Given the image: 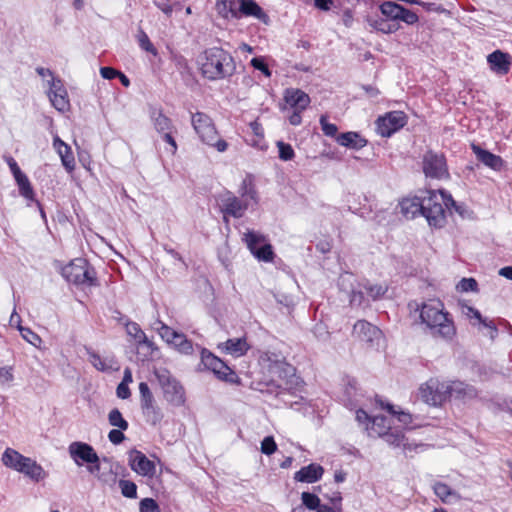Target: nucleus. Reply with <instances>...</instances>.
I'll return each mask as SVG.
<instances>
[{
	"instance_id": "1",
	"label": "nucleus",
	"mask_w": 512,
	"mask_h": 512,
	"mask_svg": "<svg viewBox=\"0 0 512 512\" xmlns=\"http://www.w3.org/2000/svg\"><path fill=\"white\" fill-rule=\"evenodd\" d=\"M420 320L437 340L451 342L457 333L454 320L441 301L430 300L420 307Z\"/></svg>"
},
{
	"instance_id": "2",
	"label": "nucleus",
	"mask_w": 512,
	"mask_h": 512,
	"mask_svg": "<svg viewBox=\"0 0 512 512\" xmlns=\"http://www.w3.org/2000/svg\"><path fill=\"white\" fill-rule=\"evenodd\" d=\"M203 77L219 80L231 76L235 71V62L231 54L220 47H212L199 57Z\"/></svg>"
},
{
	"instance_id": "3",
	"label": "nucleus",
	"mask_w": 512,
	"mask_h": 512,
	"mask_svg": "<svg viewBox=\"0 0 512 512\" xmlns=\"http://www.w3.org/2000/svg\"><path fill=\"white\" fill-rule=\"evenodd\" d=\"M240 197L230 191H224L218 196L220 210L224 215L241 218L252 203H257V193L250 181L244 180L239 189Z\"/></svg>"
},
{
	"instance_id": "4",
	"label": "nucleus",
	"mask_w": 512,
	"mask_h": 512,
	"mask_svg": "<svg viewBox=\"0 0 512 512\" xmlns=\"http://www.w3.org/2000/svg\"><path fill=\"white\" fill-rule=\"evenodd\" d=\"M453 206L455 210L464 216V209L456 205L451 195L443 190L429 192V196L424 198L423 216L430 226L440 228L446 221V210Z\"/></svg>"
},
{
	"instance_id": "5",
	"label": "nucleus",
	"mask_w": 512,
	"mask_h": 512,
	"mask_svg": "<svg viewBox=\"0 0 512 512\" xmlns=\"http://www.w3.org/2000/svg\"><path fill=\"white\" fill-rule=\"evenodd\" d=\"M473 396L474 389L463 383L440 382L438 379H430L420 387L421 399L429 405L438 406L448 399L453 393Z\"/></svg>"
},
{
	"instance_id": "6",
	"label": "nucleus",
	"mask_w": 512,
	"mask_h": 512,
	"mask_svg": "<svg viewBox=\"0 0 512 512\" xmlns=\"http://www.w3.org/2000/svg\"><path fill=\"white\" fill-rule=\"evenodd\" d=\"M191 124L203 143L214 147L218 152L227 150L228 143L218 138V131L210 116L203 112L191 113Z\"/></svg>"
},
{
	"instance_id": "7",
	"label": "nucleus",
	"mask_w": 512,
	"mask_h": 512,
	"mask_svg": "<svg viewBox=\"0 0 512 512\" xmlns=\"http://www.w3.org/2000/svg\"><path fill=\"white\" fill-rule=\"evenodd\" d=\"M155 376L163 391L164 399L173 406L180 407L186 401L185 389L165 368L155 370Z\"/></svg>"
},
{
	"instance_id": "8",
	"label": "nucleus",
	"mask_w": 512,
	"mask_h": 512,
	"mask_svg": "<svg viewBox=\"0 0 512 512\" xmlns=\"http://www.w3.org/2000/svg\"><path fill=\"white\" fill-rule=\"evenodd\" d=\"M63 277L76 285H96V275L93 268L83 258H76L62 269Z\"/></svg>"
},
{
	"instance_id": "9",
	"label": "nucleus",
	"mask_w": 512,
	"mask_h": 512,
	"mask_svg": "<svg viewBox=\"0 0 512 512\" xmlns=\"http://www.w3.org/2000/svg\"><path fill=\"white\" fill-rule=\"evenodd\" d=\"M201 361L203 365L211 370L214 375L220 379L224 380L226 382L233 383L235 382L237 376L234 373V371L226 364L224 363L220 358L212 354L206 349H203L201 352Z\"/></svg>"
},
{
	"instance_id": "10",
	"label": "nucleus",
	"mask_w": 512,
	"mask_h": 512,
	"mask_svg": "<svg viewBox=\"0 0 512 512\" xmlns=\"http://www.w3.org/2000/svg\"><path fill=\"white\" fill-rule=\"evenodd\" d=\"M423 171L427 177L435 179H443L449 176L444 155L433 151L424 154Z\"/></svg>"
},
{
	"instance_id": "11",
	"label": "nucleus",
	"mask_w": 512,
	"mask_h": 512,
	"mask_svg": "<svg viewBox=\"0 0 512 512\" xmlns=\"http://www.w3.org/2000/svg\"><path fill=\"white\" fill-rule=\"evenodd\" d=\"M406 124V115L402 111H392L376 121L377 132L383 137H389Z\"/></svg>"
},
{
	"instance_id": "12",
	"label": "nucleus",
	"mask_w": 512,
	"mask_h": 512,
	"mask_svg": "<svg viewBox=\"0 0 512 512\" xmlns=\"http://www.w3.org/2000/svg\"><path fill=\"white\" fill-rule=\"evenodd\" d=\"M47 96L52 106L61 113L70 109V100L67 89L61 79L51 80V85L47 87Z\"/></svg>"
},
{
	"instance_id": "13",
	"label": "nucleus",
	"mask_w": 512,
	"mask_h": 512,
	"mask_svg": "<svg viewBox=\"0 0 512 512\" xmlns=\"http://www.w3.org/2000/svg\"><path fill=\"white\" fill-rule=\"evenodd\" d=\"M68 451L70 457L78 466H81L83 463L95 464L99 462V457L96 451L87 443L79 441L72 442L68 447Z\"/></svg>"
},
{
	"instance_id": "14",
	"label": "nucleus",
	"mask_w": 512,
	"mask_h": 512,
	"mask_svg": "<svg viewBox=\"0 0 512 512\" xmlns=\"http://www.w3.org/2000/svg\"><path fill=\"white\" fill-rule=\"evenodd\" d=\"M284 106L281 108L285 111L287 108L293 111H304L309 106L311 99L309 95L298 88H287L283 93Z\"/></svg>"
},
{
	"instance_id": "15",
	"label": "nucleus",
	"mask_w": 512,
	"mask_h": 512,
	"mask_svg": "<svg viewBox=\"0 0 512 512\" xmlns=\"http://www.w3.org/2000/svg\"><path fill=\"white\" fill-rule=\"evenodd\" d=\"M129 465L134 472L141 476L152 477L155 474V464L144 453L136 449L129 452Z\"/></svg>"
},
{
	"instance_id": "16",
	"label": "nucleus",
	"mask_w": 512,
	"mask_h": 512,
	"mask_svg": "<svg viewBox=\"0 0 512 512\" xmlns=\"http://www.w3.org/2000/svg\"><path fill=\"white\" fill-rule=\"evenodd\" d=\"M52 146L61 159V163L68 173L75 169V158L71 147L65 143L58 135L53 137Z\"/></svg>"
},
{
	"instance_id": "17",
	"label": "nucleus",
	"mask_w": 512,
	"mask_h": 512,
	"mask_svg": "<svg viewBox=\"0 0 512 512\" xmlns=\"http://www.w3.org/2000/svg\"><path fill=\"white\" fill-rule=\"evenodd\" d=\"M18 473L23 474L34 483L44 481L48 477V472L36 460L30 457L25 459Z\"/></svg>"
},
{
	"instance_id": "18",
	"label": "nucleus",
	"mask_w": 512,
	"mask_h": 512,
	"mask_svg": "<svg viewBox=\"0 0 512 512\" xmlns=\"http://www.w3.org/2000/svg\"><path fill=\"white\" fill-rule=\"evenodd\" d=\"M353 335L361 341L372 343L381 337V331L371 323L359 320L354 324Z\"/></svg>"
},
{
	"instance_id": "19",
	"label": "nucleus",
	"mask_w": 512,
	"mask_h": 512,
	"mask_svg": "<svg viewBox=\"0 0 512 512\" xmlns=\"http://www.w3.org/2000/svg\"><path fill=\"white\" fill-rule=\"evenodd\" d=\"M459 305L462 315H464L472 325L482 324L492 331L491 338L495 337L498 330L493 321H488L486 318H483L479 310L468 304L460 303Z\"/></svg>"
},
{
	"instance_id": "20",
	"label": "nucleus",
	"mask_w": 512,
	"mask_h": 512,
	"mask_svg": "<svg viewBox=\"0 0 512 512\" xmlns=\"http://www.w3.org/2000/svg\"><path fill=\"white\" fill-rule=\"evenodd\" d=\"M218 349L233 357H241L250 349L249 344L245 337L228 339L225 342L218 344Z\"/></svg>"
},
{
	"instance_id": "21",
	"label": "nucleus",
	"mask_w": 512,
	"mask_h": 512,
	"mask_svg": "<svg viewBox=\"0 0 512 512\" xmlns=\"http://www.w3.org/2000/svg\"><path fill=\"white\" fill-rule=\"evenodd\" d=\"M487 61L492 71L504 75L510 70L511 60L507 53L496 50L488 55Z\"/></svg>"
},
{
	"instance_id": "22",
	"label": "nucleus",
	"mask_w": 512,
	"mask_h": 512,
	"mask_svg": "<svg viewBox=\"0 0 512 512\" xmlns=\"http://www.w3.org/2000/svg\"><path fill=\"white\" fill-rule=\"evenodd\" d=\"M239 18L254 17L263 23L268 22V16L254 0H239Z\"/></svg>"
},
{
	"instance_id": "23",
	"label": "nucleus",
	"mask_w": 512,
	"mask_h": 512,
	"mask_svg": "<svg viewBox=\"0 0 512 512\" xmlns=\"http://www.w3.org/2000/svg\"><path fill=\"white\" fill-rule=\"evenodd\" d=\"M472 150L476 155L477 159L487 167L496 171H499L502 168L503 160L500 156L495 155L487 150H484L475 144L472 145Z\"/></svg>"
},
{
	"instance_id": "24",
	"label": "nucleus",
	"mask_w": 512,
	"mask_h": 512,
	"mask_svg": "<svg viewBox=\"0 0 512 512\" xmlns=\"http://www.w3.org/2000/svg\"><path fill=\"white\" fill-rule=\"evenodd\" d=\"M324 470L322 466L310 464L295 473L294 479L298 482L313 483L321 478Z\"/></svg>"
},
{
	"instance_id": "25",
	"label": "nucleus",
	"mask_w": 512,
	"mask_h": 512,
	"mask_svg": "<svg viewBox=\"0 0 512 512\" xmlns=\"http://www.w3.org/2000/svg\"><path fill=\"white\" fill-rule=\"evenodd\" d=\"M401 213L407 218L412 219L418 214H423L424 199L421 201L419 198H406L400 204Z\"/></svg>"
},
{
	"instance_id": "26",
	"label": "nucleus",
	"mask_w": 512,
	"mask_h": 512,
	"mask_svg": "<svg viewBox=\"0 0 512 512\" xmlns=\"http://www.w3.org/2000/svg\"><path fill=\"white\" fill-rule=\"evenodd\" d=\"M381 438H383L385 442L390 446L402 447L404 452L412 451L417 447L416 445L408 443V440L400 431H392L390 429L386 431V433Z\"/></svg>"
},
{
	"instance_id": "27",
	"label": "nucleus",
	"mask_w": 512,
	"mask_h": 512,
	"mask_svg": "<svg viewBox=\"0 0 512 512\" xmlns=\"http://www.w3.org/2000/svg\"><path fill=\"white\" fill-rule=\"evenodd\" d=\"M26 458L17 450L6 448L2 454L1 461L5 467L18 472Z\"/></svg>"
},
{
	"instance_id": "28",
	"label": "nucleus",
	"mask_w": 512,
	"mask_h": 512,
	"mask_svg": "<svg viewBox=\"0 0 512 512\" xmlns=\"http://www.w3.org/2000/svg\"><path fill=\"white\" fill-rule=\"evenodd\" d=\"M336 141L339 145L352 149H361L367 144V141L357 132L342 133L337 136Z\"/></svg>"
},
{
	"instance_id": "29",
	"label": "nucleus",
	"mask_w": 512,
	"mask_h": 512,
	"mask_svg": "<svg viewBox=\"0 0 512 512\" xmlns=\"http://www.w3.org/2000/svg\"><path fill=\"white\" fill-rule=\"evenodd\" d=\"M433 491L436 496L446 504L455 503L461 499L460 495L455 490L451 489L447 484L442 482H436L433 485Z\"/></svg>"
},
{
	"instance_id": "30",
	"label": "nucleus",
	"mask_w": 512,
	"mask_h": 512,
	"mask_svg": "<svg viewBox=\"0 0 512 512\" xmlns=\"http://www.w3.org/2000/svg\"><path fill=\"white\" fill-rule=\"evenodd\" d=\"M239 0H216V10L223 18L239 19Z\"/></svg>"
},
{
	"instance_id": "31",
	"label": "nucleus",
	"mask_w": 512,
	"mask_h": 512,
	"mask_svg": "<svg viewBox=\"0 0 512 512\" xmlns=\"http://www.w3.org/2000/svg\"><path fill=\"white\" fill-rule=\"evenodd\" d=\"M86 352L88 354L89 362L98 371L107 372L109 370L115 369L114 366L116 362L113 358H102L98 353L90 348H86Z\"/></svg>"
},
{
	"instance_id": "32",
	"label": "nucleus",
	"mask_w": 512,
	"mask_h": 512,
	"mask_svg": "<svg viewBox=\"0 0 512 512\" xmlns=\"http://www.w3.org/2000/svg\"><path fill=\"white\" fill-rule=\"evenodd\" d=\"M150 118L153 122L154 128L158 133L172 131L173 124L170 118L162 113L161 110L153 109L150 113Z\"/></svg>"
},
{
	"instance_id": "33",
	"label": "nucleus",
	"mask_w": 512,
	"mask_h": 512,
	"mask_svg": "<svg viewBox=\"0 0 512 512\" xmlns=\"http://www.w3.org/2000/svg\"><path fill=\"white\" fill-rule=\"evenodd\" d=\"M370 436L382 437L386 431L390 430L387 418L384 416H375L371 420V426H366Z\"/></svg>"
},
{
	"instance_id": "34",
	"label": "nucleus",
	"mask_w": 512,
	"mask_h": 512,
	"mask_svg": "<svg viewBox=\"0 0 512 512\" xmlns=\"http://www.w3.org/2000/svg\"><path fill=\"white\" fill-rule=\"evenodd\" d=\"M370 25L375 30L385 33V34L394 33L400 28V25L398 22H395L390 19H384V18L371 20Z\"/></svg>"
},
{
	"instance_id": "35",
	"label": "nucleus",
	"mask_w": 512,
	"mask_h": 512,
	"mask_svg": "<svg viewBox=\"0 0 512 512\" xmlns=\"http://www.w3.org/2000/svg\"><path fill=\"white\" fill-rule=\"evenodd\" d=\"M14 179L18 185L19 194L27 200L35 201V193L26 174L24 173Z\"/></svg>"
},
{
	"instance_id": "36",
	"label": "nucleus",
	"mask_w": 512,
	"mask_h": 512,
	"mask_svg": "<svg viewBox=\"0 0 512 512\" xmlns=\"http://www.w3.org/2000/svg\"><path fill=\"white\" fill-rule=\"evenodd\" d=\"M380 405L382 408L386 409L391 415L395 416L397 420L405 427L410 428L409 425L412 423V415L408 412H405L403 410H397L395 406L387 403L384 404L382 401H380Z\"/></svg>"
},
{
	"instance_id": "37",
	"label": "nucleus",
	"mask_w": 512,
	"mask_h": 512,
	"mask_svg": "<svg viewBox=\"0 0 512 512\" xmlns=\"http://www.w3.org/2000/svg\"><path fill=\"white\" fill-rule=\"evenodd\" d=\"M243 240L251 253L267 242L263 234L250 230L244 234Z\"/></svg>"
},
{
	"instance_id": "38",
	"label": "nucleus",
	"mask_w": 512,
	"mask_h": 512,
	"mask_svg": "<svg viewBox=\"0 0 512 512\" xmlns=\"http://www.w3.org/2000/svg\"><path fill=\"white\" fill-rule=\"evenodd\" d=\"M402 8L403 6L390 1L384 2L380 5L381 13L395 22L399 19Z\"/></svg>"
},
{
	"instance_id": "39",
	"label": "nucleus",
	"mask_w": 512,
	"mask_h": 512,
	"mask_svg": "<svg viewBox=\"0 0 512 512\" xmlns=\"http://www.w3.org/2000/svg\"><path fill=\"white\" fill-rule=\"evenodd\" d=\"M252 255L259 261L263 262H272L274 259V252L271 244L268 242L263 243V245L257 248Z\"/></svg>"
},
{
	"instance_id": "40",
	"label": "nucleus",
	"mask_w": 512,
	"mask_h": 512,
	"mask_svg": "<svg viewBox=\"0 0 512 512\" xmlns=\"http://www.w3.org/2000/svg\"><path fill=\"white\" fill-rule=\"evenodd\" d=\"M175 349L183 354H191L193 352V345L190 340L186 338L183 333L176 335L174 342L172 343Z\"/></svg>"
},
{
	"instance_id": "41",
	"label": "nucleus",
	"mask_w": 512,
	"mask_h": 512,
	"mask_svg": "<svg viewBox=\"0 0 512 512\" xmlns=\"http://www.w3.org/2000/svg\"><path fill=\"white\" fill-rule=\"evenodd\" d=\"M144 416L152 425L158 424L162 419L160 408L154 404L142 407Z\"/></svg>"
},
{
	"instance_id": "42",
	"label": "nucleus",
	"mask_w": 512,
	"mask_h": 512,
	"mask_svg": "<svg viewBox=\"0 0 512 512\" xmlns=\"http://www.w3.org/2000/svg\"><path fill=\"white\" fill-rule=\"evenodd\" d=\"M158 327H156L159 335L161 338L166 341L168 344L172 345L174 342V339L176 338V335L179 334V332L175 331L171 327L167 326L166 324L162 323L161 321L157 322Z\"/></svg>"
},
{
	"instance_id": "43",
	"label": "nucleus",
	"mask_w": 512,
	"mask_h": 512,
	"mask_svg": "<svg viewBox=\"0 0 512 512\" xmlns=\"http://www.w3.org/2000/svg\"><path fill=\"white\" fill-rule=\"evenodd\" d=\"M126 330H127V333L131 337H133L137 343L141 344V343L147 342L146 334L143 332V330L140 328V326L137 323H135V322L128 323L126 325Z\"/></svg>"
},
{
	"instance_id": "44",
	"label": "nucleus",
	"mask_w": 512,
	"mask_h": 512,
	"mask_svg": "<svg viewBox=\"0 0 512 512\" xmlns=\"http://www.w3.org/2000/svg\"><path fill=\"white\" fill-rule=\"evenodd\" d=\"M108 420L110 425L117 427L121 430L128 429V422L123 418L121 412L118 409H112L109 412Z\"/></svg>"
},
{
	"instance_id": "45",
	"label": "nucleus",
	"mask_w": 512,
	"mask_h": 512,
	"mask_svg": "<svg viewBox=\"0 0 512 512\" xmlns=\"http://www.w3.org/2000/svg\"><path fill=\"white\" fill-rule=\"evenodd\" d=\"M139 392H140V403L141 408L154 404V397L150 388L146 382H141L139 384Z\"/></svg>"
},
{
	"instance_id": "46",
	"label": "nucleus",
	"mask_w": 512,
	"mask_h": 512,
	"mask_svg": "<svg viewBox=\"0 0 512 512\" xmlns=\"http://www.w3.org/2000/svg\"><path fill=\"white\" fill-rule=\"evenodd\" d=\"M18 329H19L21 336L23 337L24 340H26L28 343H30L31 345H33L35 347L40 346V344L42 342L41 338L35 332H33L30 328H26V327L19 325Z\"/></svg>"
},
{
	"instance_id": "47",
	"label": "nucleus",
	"mask_w": 512,
	"mask_h": 512,
	"mask_svg": "<svg viewBox=\"0 0 512 512\" xmlns=\"http://www.w3.org/2000/svg\"><path fill=\"white\" fill-rule=\"evenodd\" d=\"M119 487L124 497L131 499L137 497V486L134 482L128 480H120Z\"/></svg>"
},
{
	"instance_id": "48",
	"label": "nucleus",
	"mask_w": 512,
	"mask_h": 512,
	"mask_svg": "<svg viewBox=\"0 0 512 512\" xmlns=\"http://www.w3.org/2000/svg\"><path fill=\"white\" fill-rule=\"evenodd\" d=\"M137 40H138L139 46L143 50H145L149 53H152L153 55L157 54V50L154 47V45L151 43L148 35L141 29L138 31Z\"/></svg>"
},
{
	"instance_id": "49",
	"label": "nucleus",
	"mask_w": 512,
	"mask_h": 512,
	"mask_svg": "<svg viewBox=\"0 0 512 512\" xmlns=\"http://www.w3.org/2000/svg\"><path fill=\"white\" fill-rule=\"evenodd\" d=\"M301 498H302L303 504L306 507L305 509L317 511V509L321 506L319 504L320 500L315 494H312L309 492H303Z\"/></svg>"
},
{
	"instance_id": "50",
	"label": "nucleus",
	"mask_w": 512,
	"mask_h": 512,
	"mask_svg": "<svg viewBox=\"0 0 512 512\" xmlns=\"http://www.w3.org/2000/svg\"><path fill=\"white\" fill-rule=\"evenodd\" d=\"M279 150V158L283 161L292 160L295 156L294 150L290 144L284 143L283 141L277 142Z\"/></svg>"
},
{
	"instance_id": "51",
	"label": "nucleus",
	"mask_w": 512,
	"mask_h": 512,
	"mask_svg": "<svg viewBox=\"0 0 512 512\" xmlns=\"http://www.w3.org/2000/svg\"><path fill=\"white\" fill-rule=\"evenodd\" d=\"M364 288H365V291L367 292V294L372 298V300H376V299L380 298L387 291L386 287H384L382 285H378V284L367 283L364 286Z\"/></svg>"
},
{
	"instance_id": "52",
	"label": "nucleus",
	"mask_w": 512,
	"mask_h": 512,
	"mask_svg": "<svg viewBox=\"0 0 512 512\" xmlns=\"http://www.w3.org/2000/svg\"><path fill=\"white\" fill-rule=\"evenodd\" d=\"M319 122L321 125V129L326 136H328V137L336 136V134L338 132V128L335 124L328 122V117L326 115H322L320 117Z\"/></svg>"
},
{
	"instance_id": "53",
	"label": "nucleus",
	"mask_w": 512,
	"mask_h": 512,
	"mask_svg": "<svg viewBox=\"0 0 512 512\" xmlns=\"http://www.w3.org/2000/svg\"><path fill=\"white\" fill-rule=\"evenodd\" d=\"M140 512H160L157 502L152 498H144L140 501Z\"/></svg>"
},
{
	"instance_id": "54",
	"label": "nucleus",
	"mask_w": 512,
	"mask_h": 512,
	"mask_svg": "<svg viewBox=\"0 0 512 512\" xmlns=\"http://www.w3.org/2000/svg\"><path fill=\"white\" fill-rule=\"evenodd\" d=\"M477 281L474 278H463L458 284L457 289L461 292L477 291Z\"/></svg>"
},
{
	"instance_id": "55",
	"label": "nucleus",
	"mask_w": 512,
	"mask_h": 512,
	"mask_svg": "<svg viewBox=\"0 0 512 512\" xmlns=\"http://www.w3.org/2000/svg\"><path fill=\"white\" fill-rule=\"evenodd\" d=\"M37 74L42 77L44 80L45 86L48 87L51 85V80H59L60 78L55 76V74L48 68L44 67H37L36 68Z\"/></svg>"
},
{
	"instance_id": "56",
	"label": "nucleus",
	"mask_w": 512,
	"mask_h": 512,
	"mask_svg": "<svg viewBox=\"0 0 512 512\" xmlns=\"http://www.w3.org/2000/svg\"><path fill=\"white\" fill-rule=\"evenodd\" d=\"M277 449V445L271 436H267L261 442V452L266 455L273 454Z\"/></svg>"
},
{
	"instance_id": "57",
	"label": "nucleus",
	"mask_w": 512,
	"mask_h": 512,
	"mask_svg": "<svg viewBox=\"0 0 512 512\" xmlns=\"http://www.w3.org/2000/svg\"><path fill=\"white\" fill-rule=\"evenodd\" d=\"M398 20H401V21L411 25L418 21V16L413 11L403 7L402 11L400 12V16H399Z\"/></svg>"
},
{
	"instance_id": "58",
	"label": "nucleus",
	"mask_w": 512,
	"mask_h": 512,
	"mask_svg": "<svg viewBox=\"0 0 512 512\" xmlns=\"http://www.w3.org/2000/svg\"><path fill=\"white\" fill-rule=\"evenodd\" d=\"M12 367H0V385H5L13 381Z\"/></svg>"
},
{
	"instance_id": "59",
	"label": "nucleus",
	"mask_w": 512,
	"mask_h": 512,
	"mask_svg": "<svg viewBox=\"0 0 512 512\" xmlns=\"http://www.w3.org/2000/svg\"><path fill=\"white\" fill-rule=\"evenodd\" d=\"M251 65L255 69L260 70L261 72H263L267 77H269L271 75V72H270L268 66L266 65V63L264 62L263 59H261V58H253L251 60Z\"/></svg>"
},
{
	"instance_id": "60",
	"label": "nucleus",
	"mask_w": 512,
	"mask_h": 512,
	"mask_svg": "<svg viewBox=\"0 0 512 512\" xmlns=\"http://www.w3.org/2000/svg\"><path fill=\"white\" fill-rule=\"evenodd\" d=\"M122 431L123 430H121L119 428L111 430L109 432V434H108L109 441L111 443H113V444H116V445L120 444L124 440V438H125V436H124Z\"/></svg>"
},
{
	"instance_id": "61",
	"label": "nucleus",
	"mask_w": 512,
	"mask_h": 512,
	"mask_svg": "<svg viewBox=\"0 0 512 512\" xmlns=\"http://www.w3.org/2000/svg\"><path fill=\"white\" fill-rule=\"evenodd\" d=\"M6 163L8 164L11 173L13 174V177H19L23 175L24 173L21 171L20 167L18 166L17 162L12 157H6Z\"/></svg>"
},
{
	"instance_id": "62",
	"label": "nucleus",
	"mask_w": 512,
	"mask_h": 512,
	"mask_svg": "<svg viewBox=\"0 0 512 512\" xmlns=\"http://www.w3.org/2000/svg\"><path fill=\"white\" fill-rule=\"evenodd\" d=\"M100 74L104 79L111 80L116 78L118 74H120V71L112 67H101Z\"/></svg>"
},
{
	"instance_id": "63",
	"label": "nucleus",
	"mask_w": 512,
	"mask_h": 512,
	"mask_svg": "<svg viewBox=\"0 0 512 512\" xmlns=\"http://www.w3.org/2000/svg\"><path fill=\"white\" fill-rule=\"evenodd\" d=\"M100 465L99 462L95 464H90L88 466V471L95 475L100 481L102 482H108V478L105 473H99Z\"/></svg>"
},
{
	"instance_id": "64",
	"label": "nucleus",
	"mask_w": 512,
	"mask_h": 512,
	"mask_svg": "<svg viewBox=\"0 0 512 512\" xmlns=\"http://www.w3.org/2000/svg\"><path fill=\"white\" fill-rule=\"evenodd\" d=\"M117 396L121 399H127L130 397V389L127 384L120 383L116 389Z\"/></svg>"
}]
</instances>
